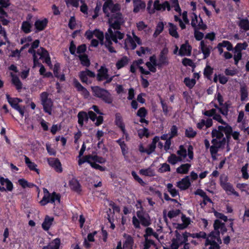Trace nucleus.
<instances>
[{"label": "nucleus", "mask_w": 249, "mask_h": 249, "mask_svg": "<svg viewBox=\"0 0 249 249\" xmlns=\"http://www.w3.org/2000/svg\"><path fill=\"white\" fill-rule=\"evenodd\" d=\"M170 171V167L169 164L166 163L161 164L160 167L159 169L160 173H164Z\"/></svg>", "instance_id": "63"}, {"label": "nucleus", "mask_w": 249, "mask_h": 249, "mask_svg": "<svg viewBox=\"0 0 249 249\" xmlns=\"http://www.w3.org/2000/svg\"><path fill=\"white\" fill-rule=\"evenodd\" d=\"M54 218L53 217H50L47 215L42 224V227L45 231H48L53 224Z\"/></svg>", "instance_id": "34"}, {"label": "nucleus", "mask_w": 249, "mask_h": 249, "mask_svg": "<svg viewBox=\"0 0 249 249\" xmlns=\"http://www.w3.org/2000/svg\"><path fill=\"white\" fill-rule=\"evenodd\" d=\"M129 61V59L126 56H124L120 59L118 60L116 64L117 69H120L126 66Z\"/></svg>", "instance_id": "41"}, {"label": "nucleus", "mask_w": 249, "mask_h": 249, "mask_svg": "<svg viewBox=\"0 0 249 249\" xmlns=\"http://www.w3.org/2000/svg\"><path fill=\"white\" fill-rule=\"evenodd\" d=\"M212 143L213 145L210 147V151L212 158L215 159V155L217 153L218 149L221 146V141L213 139Z\"/></svg>", "instance_id": "20"}, {"label": "nucleus", "mask_w": 249, "mask_h": 249, "mask_svg": "<svg viewBox=\"0 0 249 249\" xmlns=\"http://www.w3.org/2000/svg\"><path fill=\"white\" fill-rule=\"evenodd\" d=\"M169 33L173 37L178 38L179 37L178 34L177 32V27L172 23H168Z\"/></svg>", "instance_id": "39"}, {"label": "nucleus", "mask_w": 249, "mask_h": 249, "mask_svg": "<svg viewBox=\"0 0 249 249\" xmlns=\"http://www.w3.org/2000/svg\"><path fill=\"white\" fill-rule=\"evenodd\" d=\"M48 95L47 92H43L40 94V99L44 111L49 115H52L53 102L50 98H48Z\"/></svg>", "instance_id": "9"}, {"label": "nucleus", "mask_w": 249, "mask_h": 249, "mask_svg": "<svg viewBox=\"0 0 249 249\" xmlns=\"http://www.w3.org/2000/svg\"><path fill=\"white\" fill-rule=\"evenodd\" d=\"M204 114L206 116L209 117H213V119L217 121L220 123H224V121L222 119V117L220 115L217 113L216 109H211L210 110L206 111Z\"/></svg>", "instance_id": "21"}, {"label": "nucleus", "mask_w": 249, "mask_h": 249, "mask_svg": "<svg viewBox=\"0 0 249 249\" xmlns=\"http://www.w3.org/2000/svg\"><path fill=\"white\" fill-rule=\"evenodd\" d=\"M0 183L2 185H6V189L8 191H11L13 190V184L8 179L0 177Z\"/></svg>", "instance_id": "40"}, {"label": "nucleus", "mask_w": 249, "mask_h": 249, "mask_svg": "<svg viewBox=\"0 0 249 249\" xmlns=\"http://www.w3.org/2000/svg\"><path fill=\"white\" fill-rule=\"evenodd\" d=\"M185 136L189 138H193L196 135V132L192 127H188L185 130Z\"/></svg>", "instance_id": "54"}, {"label": "nucleus", "mask_w": 249, "mask_h": 249, "mask_svg": "<svg viewBox=\"0 0 249 249\" xmlns=\"http://www.w3.org/2000/svg\"><path fill=\"white\" fill-rule=\"evenodd\" d=\"M177 154L181 161L184 160L188 155L189 159H187L186 161H190L194 158L193 147L189 145L186 149L183 145H180Z\"/></svg>", "instance_id": "5"}, {"label": "nucleus", "mask_w": 249, "mask_h": 249, "mask_svg": "<svg viewBox=\"0 0 249 249\" xmlns=\"http://www.w3.org/2000/svg\"><path fill=\"white\" fill-rule=\"evenodd\" d=\"M124 237H125V241L123 244V249H133V239L130 235L124 234ZM116 249H122V243L120 241L118 243V245Z\"/></svg>", "instance_id": "14"}, {"label": "nucleus", "mask_w": 249, "mask_h": 249, "mask_svg": "<svg viewBox=\"0 0 249 249\" xmlns=\"http://www.w3.org/2000/svg\"><path fill=\"white\" fill-rule=\"evenodd\" d=\"M92 91L94 96L101 99L106 103H112V98L107 90L96 86L92 88Z\"/></svg>", "instance_id": "4"}, {"label": "nucleus", "mask_w": 249, "mask_h": 249, "mask_svg": "<svg viewBox=\"0 0 249 249\" xmlns=\"http://www.w3.org/2000/svg\"><path fill=\"white\" fill-rule=\"evenodd\" d=\"M220 182L221 186L228 195H233L236 196H239V194L234 190L233 186L228 182V177L227 176L225 175H221L220 178Z\"/></svg>", "instance_id": "10"}, {"label": "nucleus", "mask_w": 249, "mask_h": 249, "mask_svg": "<svg viewBox=\"0 0 249 249\" xmlns=\"http://www.w3.org/2000/svg\"><path fill=\"white\" fill-rule=\"evenodd\" d=\"M159 140L160 138L158 136H156L153 139L151 143L148 145L147 148V154L149 155L155 151L156 147V143L159 142Z\"/></svg>", "instance_id": "36"}, {"label": "nucleus", "mask_w": 249, "mask_h": 249, "mask_svg": "<svg viewBox=\"0 0 249 249\" xmlns=\"http://www.w3.org/2000/svg\"><path fill=\"white\" fill-rule=\"evenodd\" d=\"M133 12L135 13H138L142 12L145 8V4L141 0H133Z\"/></svg>", "instance_id": "26"}, {"label": "nucleus", "mask_w": 249, "mask_h": 249, "mask_svg": "<svg viewBox=\"0 0 249 249\" xmlns=\"http://www.w3.org/2000/svg\"><path fill=\"white\" fill-rule=\"evenodd\" d=\"M25 162L31 170L35 171L39 174V171L36 168L37 165L35 163L32 162L30 159L26 156H25Z\"/></svg>", "instance_id": "38"}, {"label": "nucleus", "mask_w": 249, "mask_h": 249, "mask_svg": "<svg viewBox=\"0 0 249 249\" xmlns=\"http://www.w3.org/2000/svg\"><path fill=\"white\" fill-rule=\"evenodd\" d=\"M167 161L172 165H175L178 161H181L178 157L174 154H171L168 157Z\"/></svg>", "instance_id": "53"}, {"label": "nucleus", "mask_w": 249, "mask_h": 249, "mask_svg": "<svg viewBox=\"0 0 249 249\" xmlns=\"http://www.w3.org/2000/svg\"><path fill=\"white\" fill-rule=\"evenodd\" d=\"M145 241L144 245V249H149L151 246L156 247L154 242L150 238L145 236Z\"/></svg>", "instance_id": "60"}, {"label": "nucleus", "mask_w": 249, "mask_h": 249, "mask_svg": "<svg viewBox=\"0 0 249 249\" xmlns=\"http://www.w3.org/2000/svg\"><path fill=\"white\" fill-rule=\"evenodd\" d=\"M241 100H245L248 96L247 87L245 85H242L240 87Z\"/></svg>", "instance_id": "52"}, {"label": "nucleus", "mask_w": 249, "mask_h": 249, "mask_svg": "<svg viewBox=\"0 0 249 249\" xmlns=\"http://www.w3.org/2000/svg\"><path fill=\"white\" fill-rule=\"evenodd\" d=\"M141 44V40L134 32L132 33V36L129 35H126V38L124 40V48L126 50H134L137 44Z\"/></svg>", "instance_id": "8"}, {"label": "nucleus", "mask_w": 249, "mask_h": 249, "mask_svg": "<svg viewBox=\"0 0 249 249\" xmlns=\"http://www.w3.org/2000/svg\"><path fill=\"white\" fill-rule=\"evenodd\" d=\"M237 24L242 31L246 32L249 30V20L248 18H239Z\"/></svg>", "instance_id": "25"}, {"label": "nucleus", "mask_w": 249, "mask_h": 249, "mask_svg": "<svg viewBox=\"0 0 249 249\" xmlns=\"http://www.w3.org/2000/svg\"><path fill=\"white\" fill-rule=\"evenodd\" d=\"M154 9L157 11H165L167 9L168 11L171 10V6L169 2L165 1L162 3H160L159 0H156L154 2Z\"/></svg>", "instance_id": "18"}, {"label": "nucleus", "mask_w": 249, "mask_h": 249, "mask_svg": "<svg viewBox=\"0 0 249 249\" xmlns=\"http://www.w3.org/2000/svg\"><path fill=\"white\" fill-rule=\"evenodd\" d=\"M150 62H147L146 63V65L150 71L155 72L156 71V66H157V64H156V60L154 59L153 61V57H150Z\"/></svg>", "instance_id": "51"}, {"label": "nucleus", "mask_w": 249, "mask_h": 249, "mask_svg": "<svg viewBox=\"0 0 249 249\" xmlns=\"http://www.w3.org/2000/svg\"><path fill=\"white\" fill-rule=\"evenodd\" d=\"M97 79L98 81L106 80V83H110L112 80V77H109L107 70L106 68L101 67L98 71Z\"/></svg>", "instance_id": "16"}, {"label": "nucleus", "mask_w": 249, "mask_h": 249, "mask_svg": "<svg viewBox=\"0 0 249 249\" xmlns=\"http://www.w3.org/2000/svg\"><path fill=\"white\" fill-rule=\"evenodd\" d=\"M163 23L162 22H159L157 26L154 35L156 36L159 35L163 31Z\"/></svg>", "instance_id": "62"}, {"label": "nucleus", "mask_w": 249, "mask_h": 249, "mask_svg": "<svg viewBox=\"0 0 249 249\" xmlns=\"http://www.w3.org/2000/svg\"><path fill=\"white\" fill-rule=\"evenodd\" d=\"M11 75L12 77V82L16 87L18 90H19L22 88V83L19 79L18 77L11 73Z\"/></svg>", "instance_id": "44"}, {"label": "nucleus", "mask_w": 249, "mask_h": 249, "mask_svg": "<svg viewBox=\"0 0 249 249\" xmlns=\"http://www.w3.org/2000/svg\"><path fill=\"white\" fill-rule=\"evenodd\" d=\"M190 235V233L185 232L182 234H179L176 231V237L172 240L171 248L172 249H178L179 246L183 244H185L188 241V237Z\"/></svg>", "instance_id": "7"}, {"label": "nucleus", "mask_w": 249, "mask_h": 249, "mask_svg": "<svg viewBox=\"0 0 249 249\" xmlns=\"http://www.w3.org/2000/svg\"><path fill=\"white\" fill-rule=\"evenodd\" d=\"M6 99L7 101L11 105V106L13 108H15L16 107L19 106L18 104L22 102V100L18 98H11L10 97L9 94L6 95Z\"/></svg>", "instance_id": "31"}, {"label": "nucleus", "mask_w": 249, "mask_h": 249, "mask_svg": "<svg viewBox=\"0 0 249 249\" xmlns=\"http://www.w3.org/2000/svg\"><path fill=\"white\" fill-rule=\"evenodd\" d=\"M108 18L110 27L105 34L106 38L105 45L110 52L114 53L115 51L111 46L112 41L117 43L118 39L121 40L124 38V34L118 30L120 29L121 25L124 23V20L120 13L113 14Z\"/></svg>", "instance_id": "1"}, {"label": "nucleus", "mask_w": 249, "mask_h": 249, "mask_svg": "<svg viewBox=\"0 0 249 249\" xmlns=\"http://www.w3.org/2000/svg\"><path fill=\"white\" fill-rule=\"evenodd\" d=\"M191 166L189 163L182 164L177 168L176 171L178 174H185L188 172Z\"/></svg>", "instance_id": "37"}, {"label": "nucleus", "mask_w": 249, "mask_h": 249, "mask_svg": "<svg viewBox=\"0 0 249 249\" xmlns=\"http://www.w3.org/2000/svg\"><path fill=\"white\" fill-rule=\"evenodd\" d=\"M191 25L195 30H205L207 29V25L203 23L201 18L194 13L191 15Z\"/></svg>", "instance_id": "12"}, {"label": "nucleus", "mask_w": 249, "mask_h": 249, "mask_svg": "<svg viewBox=\"0 0 249 249\" xmlns=\"http://www.w3.org/2000/svg\"><path fill=\"white\" fill-rule=\"evenodd\" d=\"M85 36L88 39H91L93 37H96L101 45H105L106 40L104 42V35L102 32L99 30L95 29L94 31L88 30L85 33Z\"/></svg>", "instance_id": "11"}, {"label": "nucleus", "mask_w": 249, "mask_h": 249, "mask_svg": "<svg viewBox=\"0 0 249 249\" xmlns=\"http://www.w3.org/2000/svg\"><path fill=\"white\" fill-rule=\"evenodd\" d=\"M218 108V112L221 113L223 115L227 116L228 114L229 105L227 103L219 106Z\"/></svg>", "instance_id": "47"}, {"label": "nucleus", "mask_w": 249, "mask_h": 249, "mask_svg": "<svg viewBox=\"0 0 249 249\" xmlns=\"http://www.w3.org/2000/svg\"><path fill=\"white\" fill-rule=\"evenodd\" d=\"M32 24L29 21H23L21 27V30L25 33H29L31 31Z\"/></svg>", "instance_id": "48"}, {"label": "nucleus", "mask_w": 249, "mask_h": 249, "mask_svg": "<svg viewBox=\"0 0 249 249\" xmlns=\"http://www.w3.org/2000/svg\"><path fill=\"white\" fill-rule=\"evenodd\" d=\"M78 123L80 126H82L84 122H87L89 120L88 114L85 111H80L78 113Z\"/></svg>", "instance_id": "35"}, {"label": "nucleus", "mask_w": 249, "mask_h": 249, "mask_svg": "<svg viewBox=\"0 0 249 249\" xmlns=\"http://www.w3.org/2000/svg\"><path fill=\"white\" fill-rule=\"evenodd\" d=\"M212 135L213 139H216L218 141H220L222 138H223V133L218 129H213L212 132Z\"/></svg>", "instance_id": "49"}, {"label": "nucleus", "mask_w": 249, "mask_h": 249, "mask_svg": "<svg viewBox=\"0 0 249 249\" xmlns=\"http://www.w3.org/2000/svg\"><path fill=\"white\" fill-rule=\"evenodd\" d=\"M248 47V44L245 42L243 43H237L234 48V51L236 52H241L242 50H245Z\"/></svg>", "instance_id": "56"}, {"label": "nucleus", "mask_w": 249, "mask_h": 249, "mask_svg": "<svg viewBox=\"0 0 249 249\" xmlns=\"http://www.w3.org/2000/svg\"><path fill=\"white\" fill-rule=\"evenodd\" d=\"M47 23L48 20L46 18L38 19L35 22V26L38 31H40L44 29Z\"/></svg>", "instance_id": "32"}, {"label": "nucleus", "mask_w": 249, "mask_h": 249, "mask_svg": "<svg viewBox=\"0 0 249 249\" xmlns=\"http://www.w3.org/2000/svg\"><path fill=\"white\" fill-rule=\"evenodd\" d=\"M115 124L121 130H124L125 125L123 122L122 117L119 113H117L115 115Z\"/></svg>", "instance_id": "43"}, {"label": "nucleus", "mask_w": 249, "mask_h": 249, "mask_svg": "<svg viewBox=\"0 0 249 249\" xmlns=\"http://www.w3.org/2000/svg\"><path fill=\"white\" fill-rule=\"evenodd\" d=\"M219 46L226 48L227 50L229 51L233 50V46L231 43L227 40H223L221 42L219 43Z\"/></svg>", "instance_id": "57"}, {"label": "nucleus", "mask_w": 249, "mask_h": 249, "mask_svg": "<svg viewBox=\"0 0 249 249\" xmlns=\"http://www.w3.org/2000/svg\"><path fill=\"white\" fill-rule=\"evenodd\" d=\"M182 224H178L176 228L178 230H183L188 227L190 224V218L187 217L185 215H182L181 216Z\"/></svg>", "instance_id": "33"}, {"label": "nucleus", "mask_w": 249, "mask_h": 249, "mask_svg": "<svg viewBox=\"0 0 249 249\" xmlns=\"http://www.w3.org/2000/svg\"><path fill=\"white\" fill-rule=\"evenodd\" d=\"M171 7L174 8V10L178 12L181 11V9L179 7L178 0H170L169 2Z\"/></svg>", "instance_id": "61"}, {"label": "nucleus", "mask_w": 249, "mask_h": 249, "mask_svg": "<svg viewBox=\"0 0 249 249\" xmlns=\"http://www.w3.org/2000/svg\"><path fill=\"white\" fill-rule=\"evenodd\" d=\"M39 40L36 39L31 44V48L29 49L28 52L33 54L34 60V67L39 65V60H44L49 66H52L51 58L48 52L42 47H40L36 51V49L37 48L39 44Z\"/></svg>", "instance_id": "3"}, {"label": "nucleus", "mask_w": 249, "mask_h": 249, "mask_svg": "<svg viewBox=\"0 0 249 249\" xmlns=\"http://www.w3.org/2000/svg\"><path fill=\"white\" fill-rule=\"evenodd\" d=\"M48 163L51 166L54 168L56 172L58 173L62 172L61 164L58 159L50 158L48 159Z\"/></svg>", "instance_id": "23"}, {"label": "nucleus", "mask_w": 249, "mask_h": 249, "mask_svg": "<svg viewBox=\"0 0 249 249\" xmlns=\"http://www.w3.org/2000/svg\"><path fill=\"white\" fill-rule=\"evenodd\" d=\"M213 228L214 231L208 235L205 246H209V249H220L219 244L222 242L220 237L219 230L222 234L225 233L227 230L225 223L221 222L219 219L214 221Z\"/></svg>", "instance_id": "2"}, {"label": "nucleus", "mask_w": 249, "mask_h": 249, "mask_svg": "<svg viewBox=\"0 0 249 249\" xmlns=\"http://www.w3.org/2000/svg\"><path fill=\"white\" fill-rule=\"evenodd\" d=\"M200 47L204 55L203 58L206 59L209 56L212 48L209 45H206L203 40L201 41Z\"/></svg>", "instance_id": "28"}, {"label": "nucleus", "mask_w": 249, "mask_h": 249, "mask_svg": "<svg viewBox=\"0 0 249 249\" xmlns=\"http://www.w3.org/2000/svg\"><path fill=\"white\" fill-rule=\"evenodd\" d=\"M137 216L142 225L147 226L150 224L148 214L142 210L137 211Z\"/></svg>", "instance_id": "17"}, {"label": "nucleus", "mask_w": 249, "mask_h": 249, "mask_svg": "<svg viewBox=\"0 0 249 249\" xmlns=\"http://www.w3.org/2000/svg\"><path fill=\"white\" fill-rule=\"evenodd\" d=\"M249 164L248 163L245 164L241 169V172L242 173V177L245 179H248L249 178V174L248 173V168Z\"/></svg>", "instance_id": "64"}, {"label": "nucleus", "mask_w": 249, "mask_h": 249, "mask_svg": "<svg viewBox=\"0 0 249 249\" xmlns=\"http://www.w3.org/2000/svg\"><path fill=\"white\" fill-rule=\"evenodd\" d=\"M60 196L56 193L53 192L50 195L44 196L42 200L40 201V204L44 206L48 203H55L56 201L60 202Z\"/></svg>", "instance_id": "13"}, {"label": "nucleus", "mask_w": 249, "mask_h": 249, "mask_svg": "<svg viewBox=\"0 0 249 249\" xmlns=\"http://www.w3.org/2000/svg\"><path fill=\"white\" fill-rule=\"evenodd\" d=\"M222 125L218 126V129L220 130L222 133H225L227 136L230 135L232 132V127L225 121L224 123H221Z\"/></svg>", "instance_id": "30"}, {"label": "nucleus", "mask_w": 249, "mask_h": 249, "mask_svg": "<svg viewBox=\"0 0 249 249\" xmlns=\"http://www.w3.org/2000/svg\"><path fill=\"white\" fill-rule=\"evenodd\" d=\"M166 187L168 192L170 194L172 197H176L179 195L178 191L173 186L172 183H168Z\"/></svg>", "instance_id": "46"}, {"label": "nucleus", "mask_w": 249, "mask_h": 249, "mask_svg": "<svg viewBox=\"0 0 249 249\" xmlns=\"http://www.w3.org/2000/svg\"><path fill=\"white\" fill-rule=\"evenodd\" d=\"M139 173L140 174L145 176L152 177L155 175L154 170L151 167H148L146 169H141L139 171Z\"/></svg>", "instance_id": "45"}, {"label": "nucleus", "mask_w": 249, "mask_h": 249, "mask_svg": "<svg viewBox=\"0 0 249 249\" xmlns=\"http://www.w3.org/2000/svg\"><path fill=\"white\" fill-rule=\"evenodd\" d=\"M79 59L81 61V64L85 66H89L90 64L88 58V56L84 54H80L79 56Z\"/></svg>", "instance_id": "59"}, {"label": "nucleus", "mask_w": 249, "mask_h": 249, "mask_svg": "<svg viewBox=\"0 0 249 249\" xmlns=\"http://www.w3.org/2000/svg\"><path fill=\"white\" fill-rule=\"evenodd\" d=\"M117 142L119 144L121 147L122 152L123 155L126 157V154L128 153L127 149L126 148V146L125 143L124 141H123L121 139H119L117 141Z\"/></svg>", "instance_id": "55"}, {"label": "nucleus", "mask_w": 249, "mask_h": 249, "mask_svg": "<svg viewBox=\"0 0 249 249\" xmlns=\"http://www.w3.org/2000/svg\"><path fill=\"white\" fill-rule=\"evenodd\" d=\"M10 42L7 36L5 29L1 26L0 27V47L3 45H9Z\"/></svg>", "instance_id": "22"}, {"label": "nucleus", "mask_w": 249, "mask_h": 249, "mask_svg": "<svg viewBox=\"0 0 249 249\" xmlns=\"http://www.w3.org/2000/svg\"><path fill=\"white\" fill-rule=\"evenodd\" d=\"M70 187L73 190L79 192L80 191V185L76 179L72 178L69 182Z\"/></svg>", "instance_id": "42"}, {"label": "nucleus", "mask_w": 249, "mask_h": 249, "mask_svg": "<svg viewBox=\"0 0 249 249\" xmlns=\"http://www.w3.org/2000/svg\"><path fill=\"white\" fill-rule=\"evenodd\" d=\"M191 181L189 176H186L181 180L177 182L176 186L180 190H186L191 186Z\"/></svg>", "instance_id": "19"}, {"label": "nucleus", "mask_w": 249, "mask_h": 249, "mask_svg": "<svg viewBox=\"0 0 249 249\" xmlns=\"http://www.w3.org/2000/svg\"><path fill=\"white\" fill-rule=\"evenodd\" d=\"M120 5L118 3L114 4L112 0H107L103 5V11L107 17L116 13H120Z\"/></svg>", "instance_id": "6"}, {"label": "nucleus", "mask_w": 249, "mask_h": 249, "mask_svg": "<svg viewBox=\"0 0 249 249\" xmlns=\"http://www.w3.org/2000/svg\"><path fill=\"white\" fill-rule=\"evenodd\" d=\"M191 53V48L188 43L182 44L179 50V55L180 56H189Z\"/></svg>", "instance_id": "27"}, {"label": "nucleus", "mask_w": 249, "mask_h": 249, "mask_svg": "<svg viewBox=\"0 0 249 249\" xmlns=\"http://www.w3.org/2000/svg\"><path fill=\"white\" fill-rule=\"evenodd\" d=\"M95 73L88 70L81 71L79 73L80 80L83 83H88L89 82V77H94Z\"/></svg>", "instance_id": "24"}, {"label": "nucleus", "mask_w": 249, "mask_h": 249, "mask_svg": "<svg viewBox=\"0 0 249 249\" xmlns=\"http://www.w3.org/2000/svg\"><path fill=\"white\" fill-rule=\"evenodd\" d=\"M89 156H90V161L95 162L96 163H99L102 164V163H105V162L106 161V160L105 159H104L101 157L98 156L97 155L93 156V155H89Z\"/></svg>", "instance_id": "50"}, {"label": "nucleus", "mask_w": 249, "mask_h": 249, "mask_svg": "<svg viewBox=\"0 0 249 249\" xmlns=\"http://www.w3.org/2000/svg\"><path fill=\"white\" fill-rule=\"evenodd\" d=\"M184 83L187 87L192 89L196 84V81L195 79H190L186 77L184 79Z\"/></svg>", "instance_id": "58"}, {"label": "nucleus", "mask_w": 249, "mask_h": 249, "mask_svg": "<svg viewBox=\"0 0 249 249\" xmlns=\"http://www.w3.org/2000/svg\"><path fill=\"white\" fill-rule=\"evenodd\" d=\"M60 245V239L57 238L50 242L48 246L44 247L43 249H59Z\"/></svg>", "instance_id": "29"}, {"label": "nucleus", "mask_w": 249, "mask_h": 249, "mask_svg": "<svg viewBox=\"0 0 249 249\" xmlns=\"http://www.w3.org/2000/svg\"><path fill=\"white\" fill-rule=\"evenodd\" d=\"M168 50L166 48L162 49L160 54L159 63L157 66H167L169 64V58L167 56Z\"/></svg>", "instance_id": "15"}]
</instances>
